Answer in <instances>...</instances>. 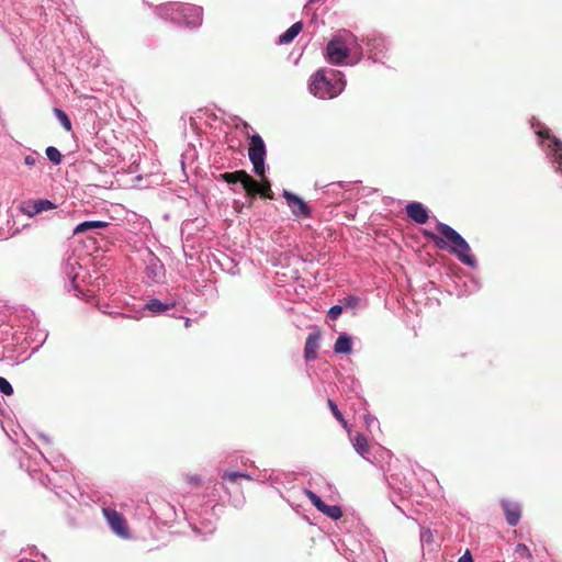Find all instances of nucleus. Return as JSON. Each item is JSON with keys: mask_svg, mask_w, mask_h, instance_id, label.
Here are the masks:
<instances>
[{"mask_svg": "<svg viewBox=\"0 0 562 562\" xmlns=\"http://www.w3.org/2000/svg\"><path fill=\"white\" fill-rule=\"evenodd\" d=\"M538 135L541 138H546V139L550 140L549 147L552 148V150L554 151L555 160L558 161V164H561L562 162V142L559 138H557L554 135H551L549 130L539 131Z\"/></svg>", "mask_w": 562, "mask_h": 562, "instance_id": "14", "label": "nucleus"}, {"mask_svg": "<svg viewBox=\"0 0 562 562\" xmlns=\"http://www.w3.org/2000/svg\"><path fill=\"white\" fill-rule=\"evenodd\" d=\"M248 156L251 164L254 165L255 173L259 177H263L266 145L260 135L255 134L250 137V147Z\"/></svg>", "mask_w": 562, "mask_h": 562, "instance_id": "3", "label": "nucleus"}, {"mask_svg": "<svg viewBox=\"0 0 562 562\" xmlns=\"http://www.w3.org/2000/svg\"><path fill=\"white\" fill-rule=\"evenodd\" d=\"M45 153H46L47 158L54 165H59L61 162L63 155L60 154V151L56 147L49 146V147L46 148Z\"/></svg>", "mask_w": 562, "mask_h": 562, "instance_id": "23", "label": "nucleus"}, {"mask_svg": "<svg viewBox=\"0 0 562 562\" xmlns=\"http://www.w3.org/2000/svg\"><path fill=\"white\" fill-rule=\"evenodd\" d=\"M303 29V23L302 22H296L294 24H292L280 37H279V42L281 44H286V43H290L292 42L297 35L299 33L302 31Z\"/></svg>", "mask_w": 562, "mask_h": 562, "instance_id": "16", "label": "nucleus"}, {"mask_svg": "<svg viewBox=\"0 0 562 562\" xmlns=\"http://www.w3.org/2000/svg\"><path fill=\"white\" fill-rule=\"evenodd\" d=\"M54 114L67 132L71 131V121L66 112L56 108L54 109Z\"/></svg>", "mask_w": 562, "mask_h": 562, "instance_id": "22", "label": "nucleus"}, {"mask_svg": "<svg viewBox=\"0 0 562 562\" xmlns=\"http://www.w3.org/2000/svg\"><path fill=\"white\" fill-rule=\"evenodd\" d=\"M0 391L5 395L13 394L12 385L2 376H0Z\"/></svg>", "mask_w": 562, "mask_h": 562, "instance_id": "27", "label": "nucleus"}, {"mask_svg": "<svg viewBox=\"0 0 562 562\" xmlns=\"http://www.w3.org/2000/svg\"><path fill=\"white\" fill-rule=\"evenodd\" d=\"M326 55L330 64L340 65L349 56V49L340 37H334L327 44Z\"/></svg>", "mask_w": 562, "mask_h": 562, "instance_id": "4", "label": "nucleus"}, {"mask_svg": "<svg viewBox=\"0 0 562 562\" xmlns=\"http://www.w3.org/2000/svg\"><path fill=\"white\" fill-rule=\"evenodd\" d=\"M346 82L340 71L317 70L310 80V92L318 99H334L345 89Z\"/></svg>", "mask_w": 562, "mask_h": 562, "instance_id": "2", "label": "nucleus"}, {"mask_svg": "<svg viewBox=\"0 0 562 562\" xmlns=\"http://www.w3.org/2000/svg\"><path fill=\"white\" fill-rule=\"evenodd\" d=\"M516 552L517 553H520V554H526L528 557H530V551L529 549L527 548L526 544H522V543H519L516 548Z\"/></svg>", "mask_w": 562, "mask_h": 562, "instance_id": "28", "label": "nucleus"}, {"mask_svg": "<svg viewBox=\"0 0 562 562\" xmlns=\"http://www.w3.org/2000/svg\"><path fill=\"white\" fill-rule=\"evenodd\" d=\"M369 422H371L370 416L367 417V425H369Z\"/></svg>", "mask_w": 562, "mask_h": 562, "instance_id": "34", "label": "nucleus"}, {"mask_svg": "<svg viewBox=\"0 0 562 562\" xmlns=\"http://www.w3.org/2000/svg\"><path fill=\"white\" fill-rule=\"evenodd\" d=\"M240 182L246 193L256 192L257 181L252 179L245 170L228 172L226 183L234 184Z\"/></svg>", "mask_w": 562, "mask_h": 562, "instance_id": "8", "label": "nucleus"}, {"mask_svg": "<svg viewBox=\"0 0 562 562\" xmlns=\"http://www.w3.org/2000/svg\"><path fill=\"white\" fill-rule=\"evenodd\" d=\"M327 405H328L329 409L331 411L333 415L335 416V418L341 424V426L346 430H349L348 422L344 418V416H342L341 412L338 409L336 403L333 400L328 398Z\"/></svg>", "mask_w": 562, "mask_h": 562, "instance_id": "21", "label": "nucleus"}, {"mask_svg": "<svg viewBox=\"0 0 562 562\" xmlns=\"http://www.w3.org/2000/svg\"><path fill=\"white\" fill-rule=\"evenodd\" d=\"M441 236L424 231L423 234L426 238L434 243V245L442 250H449L458 257V259L467 266L474 267L476 259L471 254V248L467 240L448 224L439 222L436 226Z\"/></svg>", "mask_w": 562, "mask_h": 562, "instance_id": "1", "label": "nucleus"}, {"mask_svg": "<svg viewBox=\"0 0 562 562\" xmlns=\"http://www.w3.org/2000/svg\"><path fill=\"white\" fill-rule=\"evenodd\" d=\"M406 214L417 224H425L429 218L428 210L420 202L407 204Z\"/></svg>", "mask_w": 562, "mask_h": 562, "instance_id": "11", "label": "nucleus"}, {"mask_svg": "<svg viewBox=\"0 0 562 562\" xmlns=\"http://www.w3.org/2000/svg\"><path fill=\"white\" fill-rule=\"evenodd\" d=\"M247 479V480H251L250 475H248L247 473H244V472H229V471H225L222 475V479L223 480H227L232 483H235L237 482L239 479Z\"/></svg>", "mask_w": 562, "mask_h": 562, "instance_id": "24", "label": "nucleus"}, {"mask_svg": "<svg viewBox=\"0 0 562 562\" xmlns=\"http://www.w3.org/2000/svg\"><path fill=\"white\" fill-rule=\"evenodd\" d=\"M173 304H166L160 302L159 300L153 299L148 301V303L145 305V308L154 313H162L171 308Z\"/></svg>", "mask_w": 562, "mask_h": 562, "instance_id": "20", "label": "nucleus"}, {"mask_svg": "<svg viewBox=\"0 0 562 562\" xmlns=\"http://www.w3.org/2000/svg\"><path fill=\"white\" fill-rule=\"evenodd\" d=\"M24 164L26 166H34L36 164V158L33 155H27L24 158Z\"/></svg>", "mask_w": 562, "mask_h": 562, "instance_id": "30", "label": "nucleus"}, {"mask_svg": "<svg viewBox=\"0 0 562 562\" xmlns=\"http://www.w3.org/2000/svg\"><path fill=\"white\" fill-rule=\"evenodd\" d=\"M108 226V223L106 222H101V221H88V222H83L81 224H79L75 229H74V235H78V234H81V233H85L87 232L88 229H92V228H104Z\"/></svg>", "mask_w": 562, "mask_h": 562, "instance_id": "17", "label": "nucleus"}, {"mask_svg": "<svg viewBox=\"0 0 562 562\" xmlns=\"http://www.w3.org/2000/svg\"><path fill=\"white\" fill-rule=\"evenodd\" d=\"M227 178H228V172L221 173L220 176L216 177L217 180H221L224 182H226Z\"/></svg>", "mask_w": 562, "mask_h": 562, "instance_id": "32", "label": "nucleus"}, {"mask_svg": "<svg viewBox=\"0 0 562 562\" xmlns=\"http://www.w3.org/2000/svg\"><path fill=\"white\" fill-rule=\"evenodd\" d=\"M304 494L311 501V503L324 515L335 520L341 518L342 509L339 506L325 504L322 498L311 490H305Z\"/></svg>", "mask_w": 562, "mask_h": 562, "instance_id": "5", "label": "nucleus"}, {"mask_svg": "<svg viewBox=\"0 0 562 562\" xmlns=\"http://www.w3.org/2000/svg\"><path fill=\"white\" fill-rule=\"evenodd\" d=\"M351 349L352 342L350 336H348L347 334H341L335 342V352L348 355L351 352Z\"/></svg>", "mask_w": 562, "mask_h": 562, "instance_id": "15", "label": "nucleus"}, {"mask_svg": "<svg viewBox=\"0 0 562 562\" xmlns=\"http://www.w3.org/2000/svg\"><path fill=\"white\" fill-rule=\"evenodd\" d=\"M342 310H344V307H342L341 303H340V304H337V305H334V306H331V307L329 308V311H328V314H327V315H328V317H329L330 319H337V318L341 315Z\"/></svg>", "mask_w": 562, "mask_h": 562, "instance_id": "26", "label": "nucleus"}, {"mask_svg": "<svg viewBox=\"0 0 562 562\" xmlns=\"http://www.w3.org/2000/svg\"><path fill=\"white\" fill-rule=\"evenodd\" d=\"M315 1H316V0H310V3H313V2H315Z\"/></svg>", "mask_w": 562, "mask_h": 562, "instance_id": "35", "label": "nucleus"}, {"mask_svg": "<svg viewBox=\"0 0 562 562\" xmlns=\"http://www.w3.org/2000/svg\"><path fill=\"white\" fill-rule=\"evenodd\" d=\"M184 326H186L187 328L191 327V319H190V318H187V319L184 321Z\"/></svg>", "mask_w": 562, "mask_h": 562, "instance_id": "33", "label": "nucleus"}, {"mask_svg": "<svg viewBox=\"0 0 562 562\" xmlns=\"http://www.w3.org/2000/svg\"><path fill=\"white\" fill-rule=\"evenodd\" d=\"M180 13L183 16V22L189 27L199 26L202 22V10L198 7L181 5Z\"/></svg>", "mask_w": 562, "mask_h": 562, "instance_id": "10", "label": "nucleus"}, {"mask_svg": "<svg viewBox=\"0 0 562 562\" xmlns=\"http://www.w3.org/2000/svg\"><path fill=\"white\" fill-rule=\"evenodd\" d=\"M189 482L192 483L194 486H200L201 484V480L198 476L189 477Z\"/></svg>", "mask_w": 562, "mask_h": 562, "instance_id": "31", "label": "nucleus"}, {"mask_svg": "<svg viewBox=\"0 0 562 562\" xmlns=\"http://www.w3.org/2000/svg\"><path fill=\"white\" fill-rule=\"evenodd\" d=\"M502 507L505 513L506 520H507L508 525L512 527H515L520 520V516H521L520 506L516 503L503 501Z\"/></svg>", "mask_w": 562, "mask_h": 562, "instance_id": "13", "label": "nucleus"}, {"mask_svg": "<svg viewBox=\"0 0 562 562\" xmlns=\"http://www.w3.org/2000/svg\"><path fill=\"white\" fill-rule=\"evenodd\" d=\"M257 194H260L261 196L266 199H273V192L271 190L269 181L265 180L262 183L257 182L256 192L254 193H247L250 198L256 196Z\"/></svg>", "mask_w": 562, "mask_h": 562, "instance_id": "18", "label": "nucleus"}, {"mask_svg": "<svg viewBox=\"0 0 562 562\" xmlns=\"http://www.w3.org/2000/svg\"><path fill=\"white\" fill-rule=\"evenodd\" d=\"M352 445H353V448L356 449V451L358 453H360L361 456L366 454L369 452L370 450V447H369V443H368V439L364 435L362 434H358L353 439H352Z\"/></svg>", "mask_w": 562, "mask_h": 562, "instance_id": "19", "label": "nucleus"}, {"mask_svg": "<svg viewBox=\"0 0 562 562\" xmlns=\"http://www.w3.org/2000/svg\"><path fill=\"white\" fill-rule=\"evenodd\" d=\"M104 517L106 518L111 529L120 537L127 538L128 537V528L126 526V520L123 515L115 509L103 508L102 510Z\"/></svg>", "mask_w": 562, "mask_h": 562, "instance_id": "6", "label": "nucleus"}, {"mask_svg": "<svg viewBox=\"0 0 562 562\" xmlns=\"http://www.w3.org/2000/svg\"><path fill=\"white\" fill-rule=\"evenodd\" d=\"M319 340H321V331L316 330L314 333L308 334L305 347H304V357L306 360H315L317 358V351L319 349Z\"/></svg>", "mask_w": 562, "mask_h": 562, "instance_id": "12", "label": "nucleus"}, {"mask_svg": "<svg viewBox=\"0 0 562 562\" xmlns=\"http://www.w3.org/2000/svg\"><path fill=\"white\" fill-rule=\"evenodd\" d=\"M359 302H360L359 297L355 296V295H348L340 301L344 308H346V310L350 308L352 311L358 307Z\"/></svg>", "mask_w": 562, "mask_h": 562, "instance_id": "25", "label": "nucleus"}, {"mask_svg": "<svg viewBox=\"0 0 562 562\" xmlns=\"http://www.w3.org/2000/svg\"><path fill=\"white\" fill-rule=\"evenodd\" d=\"M283 196L295 216L308 217L311 215L308 205L301 198L289 191H284Z\"/></svg>", "mask_w": 562, "mask_h": 562, "instance_id": "9", "label": "nucleus"}, {"mask_svg": "<svg viewBox=\"0 0 562 562\" xmlns=\"http://www.w3.org/2000/svg\"><path fill=\"white\" fill-rule=\"evenodd\" d=\"M55 204L46 199H37V200H29L21 204L20 211L29 216L33 217L34 215L43 212L55 209Z\"/></svg>", "mask_w": 562, "mask_h": 562, "instance_id": "7", "label": "nucleus"}, {"mask_svg": "<svg viewBox=\"0 0 562 562\" xmlns=\"http://www.w3.org/2000/svg\"><path fill=\"white\" fill-rule=\"evenodd\" d=\"M458 562H473V558L469 550L465 551V553L459 558Z\"/></svg>", "mask_w": 562, "mask_h": 562, "instance_id": "29", "label": "nucleus"}]
</instances>
